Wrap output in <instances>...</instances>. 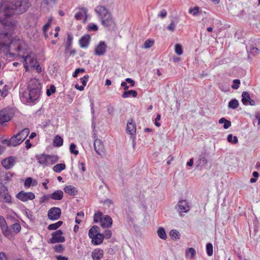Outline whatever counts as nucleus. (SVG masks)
<instances>
[{
	"label": "nucleus",
	"mask_w": 260,
	"mask_h": 260,
	"mask_svg": "<svg viewBox=\"0 0 260 260\" xmlns=\"http://www.w3.org/2000/svg\"><path fill=\"white\" fill-rule=\"evenodd\" d=\"M31 6L29 0H14L0 3V23H7V19L14 14L25 12Z\"/></svg>",
	"instance_id": "1"
},
{
	"label": "nucleus",
	"mask_w": 260,
	"mask_h": 260,
	"mask_svg": "<svg viewBox=\"0 0 260 260\" xmlns=\"http://www.w3.org/2000/svg\"><path fill=\"white\" fill-rule=\"evenodd\" d=\"M28 92H23L21 100L27 103H32L37 100L41 95L42 86L39 80L36 78L31 79L28 83Z\"/></svg>",
	"instance_id": "2"
},
{
	"label": "nucleus",
	"mask_w": 260,
	"mask_h": 260,
	"mask_svg": "<svg viewBox=\"0 0 260 260\" xmlns=\"http://www.w3.org/2000/svg\"><path fill=\"white\" fill-rule=\"evenodd\" d=\"M96 13L101 17L102 24L109 30H114L116 23L111 14L105 6H99L95 9Z\"/></svg>",
	"instance_id": "3"
},
{
	"label": "nucleus",
	"mask_w": 260,
	"mask_h": 260,
	"mask_svg": "<svg viewBox=\"0 0 260 260\" xmlns=\"http://www.w3.org/2000/svg\"><path fill=\"white\" fill-rule=\"evenodd\" d=\"M8 33L0 34L1 49L5 48L6 49L10 50V48H13L16 42L11 39Z\"/></svg>",
	"instance_id": "4"
},
{
	"label": "nucleus",
	"mask_w": 260,
	"mask_h": 260,
	"mask_svg": "<svg viewBox=\"0 0 260 260\" xmlns=\"http://www.w3.org/2000/svg\"><path fill=\"white\" fill-rule=\"evenodd\" d=\"M63 232L61 230H58L52 233V238L48 241L49 243L54 244L56 243H62L66 240L65 238L62 236Z\"/></svg>",
	"instance_id": "5"
},
{
	"label": "nucleus",
	"mask_w": 260,
	"mask_h": 260,
	"mask_svg": "<svg viewBox=\"0 0 260 260\" xmlns=\"http://www.w3.org/2000/svg\"><path fill=\"white\" fill-rule=\"evenodd\" d=\"M177 211L179 213L180 216H182L183 213H187L190 209V206L187 200H180L177 204Z\"/></svg>",
	"instance_id": "6"
},
{
	"label": "nucleus",
	"mask_w": 260,
	"mask_h": 260,
	"mask_svg": "<svg viewBox=\"0 0 260 260\" xmlns=\"http://www.w3.org/2000/svg\"><path fill=\"white\" fill-rule=\"evenodd\" d=\"M61 211L58 207H52L48 212V218L51 220L58 219L61 216Z\"/></svg>",
	"instance_id": "7"
},
{
	"label": "nucleus",
	"mask_w": 260,
	"mask_h": 260,
	"mask_svg": "<svg viewBox=\"0 0 260 260\" xmlns=\"http://www.w3.org/2000/svg\"><path fill=\"white\" fill-rule=\"evenodd\" d=\"M16 198L22 202H26L28 200H32L35 198V195L31 192H26L20 191L16 195Z\"/></svg>",
	"instance_id": "8"
},
{
	"label": "nucleus",
	"mask_w": 260,
	"mask_h": 260,
	"mask_svg": "<svg viewBox=\"0 0 260 260\" xmlns=\"http://www.w3.org/2000/svg\"><path fill=\"white\" fill-rule=\"evenodd\" d=\"M107 48V45L105 42L100 41L94 49V54L102 56L105 54Z\"/></svg>",
	"instance_id": "9"
},
{
	"label": "nucleus",
	"mask_w": 260,
	"mask_h": 260,
	"mask_svg": "<svg viewBox=\"0 0 260 260\" xmlns=\"http://www.w3.org/2000/svg\"><path fill=\"white\" fill-rule=\"evenodd\" d=\"M2 165L6 169H11L16 163V158L13 156H9L2 160Z\"/></svg>",
	"instance_id": "10"
},
{
	"label": "nucleus",
	"mask_w": 260,
	"mask_h": 260,
	"mask_svg": "<svg viewBox=\"0 0 260 260\" xmlns=\"http://www.w3.org/2000/svg\"><path fill=\"white\" fill-rule=\"evenodd\" d=\"M12 118L11 114L9 110L3 109L0 111V124H4Z\"/></svg>",
	"instance_id": "11"
},
{
	"label": "nucleus",
	"mask_w": 260,
	"mask_h": 260,
	"mask_svg": "<svg viewBox=\"0 0 260 260\" xmlns=\"http://www.w3.org/2000/svg\"><path fill=\"white\" fill-rule=\"evenodd\" d=\"M91 37L88 34L83 36L79 41V44L81 48H87L89 46Z\"/></svg>",
	"instance_id": "12"
},
{
	"label": "nucleus",
	"mask_w": 260,
	"mask_h": 260,
	"mask_svg": "<svg viewBox=\"0 0 260 260\" xmlns=\"http://www.w3.org/2000/svg\"><path fill=\"white\" fill-rule=\"evenodd\" d=\"M93 146L96 153L99 155H102L104 150V146L102 141L100 139L95 140Z\"/></svg>",
	"instance_id": "13"
},
{
	"label": "nucleus",
	"mask_w": 260,
	"mask_h": 260,
	"mask_svg": "<svg viewBox=\"0 0 260 260\" xmlns=\"http://www.w3.org/2000/svg\"><path fill=\"white\" fill-rule=\"evenodd\" d=\"M126 131L131 135H135L136 133V125L132 119L128 121L126 125Z\"/></svg>",
	"instance_id": "14"
},
{
	"label": "nucleus",
	"mask_w": 260,
	"mask_h": 260,
	"mask_svg": "<svg viewBox=\"0 0 260 260\" xmlns=\"http://www.w3.org/2000/svg\"><path fill=\"white\" fill-rule=\"evenodd\" d=\"M112 224V219L110 215H106L101 222V225L103 228H108Z\"/></svg>",
	"instance_id": "15"
},
{
	"label": "nucleus",
	"mask_w": 260,
	"mask_h": 260,
	"mask_svg": "<svg viewBox=\"0 0 260 260\" xmlns=\"http://www.w3.org/2000/svg\"><path fill=\"white\" fill-rule=\"evenodd\" d=\"M24 61L25 62L24 67L26 68V70L28 69V66L26 65L27 63L32 67H35V64L38 63L36 59L31 57L29 55H27L24 58Z\"/></svg>",
	"instance_id": "16"
},
{
	"label": "nucleus",
	"mask_w": 260,
	"mask_h": 260,
	"mask_svg": "<svg viewBox=\"0 0 260 260\" xmlns=\"http://www.w3.org/2000/svg\"><path fill=\"white\" fill-rule=\"evenodd\" d=\"M103 250L101 249L97 248L94 249L91 253V256L93 260H100L103 256Z\"/></svg>",
	"instance_id": "17"
},
{
	"label": "nucleus",
	"mask_w": 260,
	"mask_h": 260,
	"mask_svg": "<svg viewBox=\"0 0 260 260\" xmlns=\"http://www.w3.org/2000/svg\"><path fill=\"white\" fill-rule=\"evenodd\" d=\"M19 135L17 134L14 135L10 138L11 146H16L19 145L23 142V139L19 138Z\"/></svg>",
	"instance_id": "18"
},
{
	"label": "nucleus",
	"mask_w": 260,
	"mask_h": 260,
	"mask_svg": "<svg viewBox=\"0 0 260 260\" xmlns=\"http://www.w3.org/2000/svg\"><path fill=\"white\" fill-rule=\"evenodd\" d=\"M197 167H203L205 165L207 164V156L205 153L201 154L199 158L197 160Z\"/></svg>",
	"instance_id": "19"
},
{
	"label": "nucleus",
	"mask_w": 260,
	"mask_h": 260,
	"mask_svg": "<svg viewBox=\"0 0 260 260\" xmlns=\"http://www.w3.org/2000/svg\"><path fill=\"white\" fill-rule=\"evenodd\" d=\"M36 158L40 164L47 166V154L44 153L41 154H37L36 155Z\"/></svg>",
	"instance_id": "20"
},
{
	"label": "nucleus",
	"mask_w": 260,
	"mask_h": 260,
	"mask_svg": "<svg viewBox=\"0 0 260 260\" xmlns=\"http://www.w3.org/2000/svg\"><path fill=\"white\" fill-rule=\"evenodd\" d=\"M63 190L66 193L71 196H75L77 194L78 192L76 188L71 185L66 186Z\"/></svg>",
	"instance_id": "21"
},
{
	"label": "nucleus",
	"mask_w": 260,
	"mask_h": 260,
	"mask_svg": "<svg viewBox=\"0 0 260 260\" xmlns=\"http://www.w3.org/2000/svg\"><path fill=\"white\" fill-rule=\"evenodd\" d=\"M91 242L94 245H98L101 244L103 242V237L102 234L100 233L96 236H92L91 238Z\"/></svg>",
	"instance_id": "22"
},
{
	"label": "nucleus",
	"mask_w": 260,
	"mask_h": 260,
	"mask_svg": "<svg viewBox=\"0 0 260 260\" xmlns=\"http://www.w3.org/2000/svg\"><path fill=\"white\" fill-rule=\"evenodd\" d=\"M14 173L8 172L1 176V181L2 183H6L7 182L11 180V178L13 177Z\"/></svg>",
	"instance_id": "23"
},
{
	"label": "nucleus",
	"mask_w": 260,
	"mask_h": 260,
	"mask_svg": "<svg viewBox=\"0 0 260 260\" xmlns=\"http://www.w3.org/2000/svg\"><path fill=\"white\" fill-rule=\"evenodd\" d=\"M50 198L54 200H61L63 198V193L61 190H58L50 194Z\"/></svg>",
	"instance_id": "24"
},
{
	"label": "nucleus",
	"mask_w": 260,
	"mask_h": 260,
	"mask_svg": "<svg viewBox=\"0 0 260 260\" xmlns=\"http://www.w3.org/2000/svg\"><path fill=\"white\" fill-rule=\"evenodd\" d=\"M3 235L7 238H10L12 237V233L10 229H9L8 224L4 225L1 228Z\"/></svg>",
	"instance_id": "25"
},
{
	"label": "nucleus",
	"mask_w": 260,
	"mask_h": 260,
	"mask_svg": "<svg viewBox=\"0 0 260 260\" xmlns=\"http://www.w3.org/2000/svg\"><path fill=\"white\" fill-rule=\"evenodd\" d=\"M100 228L97 225L92 226L88 232V236L91 238L92 236H95L100 234Z\"/></svg>",
	"instance_id": "26"
},
{
	"label": "nucleus",
	"mask_w": 260,
	"mask_h": 260,
	"mask_svg": "<svg viewBox=\"0 0 260 260\" xmlns=\"http://www.w3.org/2000/svg\"><path fill=\"white\" fill-rule=\"evenodd\" d=\"M138 93L135 90H130L125 91L121 96L122 98H127L129 96L132 95L134 98H136L137 96Z\"/></svg>",
	"instance_id": "27"
},
{
	"label": "nucleus",
	"mask_w": 260,
	"mask_h": 260,
	"mask_svg": "<svg viewBox=\"0 0 260 260\" xmlns=\"http://www.w3.org/2000/svg\"><path fill=\"white\" fill-rule=\"evenodd\" d=\"M63 142V139L59 135H57L53 140V145L55 147H60L62 145Z\"/></svg>",
	"instance_id": "28"
},
{
	"label": "nucleus",
	"mask_w": 260,
	"mask_h": 260,
	"mask_svg": "<svg viewBox=\"0 0 260 260\" xmlns=\"http://www.w3.org/2000/svg\"><path fill=\"white\" fill-rule=\"evenodd\" d=\"M58 160V157L56 155L47 154V166L53 165Z\"/></svg>",
	"instance_id": "29"
},
{
	"label": "nucleus",
	"mask_w": 260,
	"mask_h": 260,
	"mask_svg": "<svg viewBox=\"0 0 260 260\" xmlns=\"http://www.w3.org/2000/svg\"><path fill=\"white\" fill-rule=\"evenodd\" d=\"M251 100L249 93L247 91H243L242 93V102L245 105H248V102Z\"/></svg>",
	"instance_id": "30"
},
{
	"label": "nucleus",
	"mask_w": 260,
	"mask_h": 260,
	"mask_svg": "<svg viewBox=\"0 0 260 260\" xmlns=\"http://www.w3.org/2000/svg\"><path fill=\"white\" fill-rule=\"evenodd\" d=\"M157 233L158 237L162 240H166L167 239V234L164 228H159L157 231Z\"/></svg>",
	"instance_id": "31"
},
{
	"label": "nucleus",
	"mask_w": 260,
	"mask_h": 260,
	"mask_svg": "<svg viewBox=\"0 0 260 260\" xmlns=\"http://www.w3.org/2000/svg\"><path fill=\"white\" fill-rule=\"evenodd\" d=\"M239 106V102L237 100L234 99L231 100L228 104V107L230 109H236Z\"/></svg>",
	"instance_id": "32"
},
{
	"label": "nucleus",
	"mask_w": 260,
	"mask_h": 260,
	"mask_svg": "<svg viewBox=\"0 0 260 260\" xmlns=\"http://www.w3.org/2000/svg\"><path fill=\"white\" fill-rule=\"evenodd\" d=\"M65 169L66 165L64 164H57L53 167V170L56 173H60Z\"/></svg>",
	"instance_id": "33"
},
{
	"label": "nucleus",
	"mask_w": 260,
	"mask_h": 260,
	"mask_svg": "<svg viewBox=\"0 0 260 260\" xmlns=\"http://www.w3.org/2000/svg\"><path fill=\"white\" fill-rule=\"evenodd\" d=\"M29 133V129L28 128L23 129L21 132L17 133L19 135V138L22 139L23 141L25 140Z\"/></svg>",
	"instance_id": "34"
},
{
	"label": "nucleus",
	"mask_w": 260,
	"mask_h": 260,
	"mask_svg": "<svg viewBox=\"0 0 260 260\" xmlns=\"http://www.w3.org/2000/svg\"><path fill=\"white\" fill-rule=\"evenodd\" d=\"M63 223L62 221H58L56 223L50 224L48 226L49 230H56L59 228Z\"/></svg>",
	"instance_id": "35"
},
{
	"label": "nucleus",
	"mask_w": 260,
	"mask_h": 260,
	"mask_svg": "<svg viewBox=\"0 0 260 260\" xmlns=\"http://www.w3.org/2000/svg\"><path fill=\"white\" fill-rule=\"evenodd\" d=\"M21 227L19 223H15L10 226L11 231L15 234H18L21 230Z\"/></svg>",
	"instance_id": "36"
},
{
	"label": "nucleus",
	"mask_w": 260,
	"mask_h": 260,
	"mask_svg": "<svg viewBox=\"0 0 260 260\" xmlns=\"http://www.w3.org/2000/svg\"><path fill=\"white\" fill-rule=\"evenodd\" d=\"M186 255L189 256L190 258H193L196 254V251L193 248H188L185 251Z\"/></svg>",
	"instance_id": "37"
},
{
	"label": "nucleus",
	"mask_w": 260,
	"mask_h": 260,
	"mask_svg": "<svg viewBox=\"0 0 260 260\" xmlns=\"http://www.w3.org/2000/svg\"><path fill=\"white\" fill-rule=\"evenodd\" d=\"M170 236L172 239L175 240L179 239L180 238V234L178 231L175 230H172L170 232Z\"/></svg>",
	"instance_id": "38"
},
{
	"label": "nucleus",
	"mask_w": 260,
	"mask_h": 260,
	"mask_svg": "<svg viewBox=\"0 0 260 260\" xmlns=\"http://www.w3.org/2000/svg\"><path fill=\"white\" fill-rule=\"evenodd\" d=\"M103 214L101 212L98 211L94 213L93 216V221L95 223H98L99 221L101 222L102 220Z\"/></svg>",
	"instance_id": "39"
},
{
	"label": "nucleus",
	"mask_w": 260,
	"mask_h": 260,
	"mask_svg": "<svg viewBox=\"0 0 260 260\" xmlns=\"http://www.w3.org/2000/svg\"><path fill=\"white\" fill-rule=\"evenodd\" d=\"M227 140L229 142L234 144H237L238 142L237 137L233 136L232 134L228 135Z\"/></svg>",
	"instance_id": "40"
},
{
	"label": "nucleus",
	"mask_w": 260,
	"mask_h": 260,
	"mask_svg": "<svg viewBox=\"0 0 260 260\" xmlns=\"http://www.w3.org/2000/svg\"><path fill=\"white\" fill-rule=\"evenodd\" d=\"M206 253L208 256H211L213 254V245L211 243H208L206 246Z\"/></svg>",
	"instance_id": "41"
},
{
	"label": "nucleus",
	"mask_w": 260,
	"mask_h": 260,
	"mask_svg": "<svg viewBox=\"0 0 260 260\" xmlns=\"http://www.w3.org/2000/svg\"><path fill=\"white\" fill-rule=\"evenodd\" d=\"M73 38L69 35L68 36L67 41L66 43V51H69L72 44Z\"/></svg>",
	"instance_id": "42"
},
{
	"label": "nucleus",
	"mask_w": 260,
	"mask_h": 260,
	"mask_svg": "<svg viewBox=\"0 0 260 260\" xmlns=\"http://www.w3.org/2000/svg\"><path fill=\"white\" fill-rule=\"evenodd\" d=\"M154 43V41L151 39H147L144 44V47L146 49L152 47Z\"/></svg>",
	"instance_id": "43"
},
{
	"label": "nucleus",
	"mask_w": 260,
	"mask_h": 260,
	"mask_svg": "<svg viewBox=\"0 0 260 260\" xmlns=\"http://www.w3.org/2000/svg\"><path fill=\"white\" fill-rule=\"evenodd\" d=\"M70 150L72 154L77 155L79 153L78 150L76 149V145L74 143H71L70 146Z\"/></svg>",
	"instance_id": "44"
},
{
	"label": "nucleus",
	"mask_w": 260,
	"mask_h": 260,
	"mask_svg": "<svg viewBox=\"0 0 260 260\" xmlns=\"http://www.w3.org/2000/svg\"><path fill=\"white\" fill-rule=\"evenodd\" d=\"M175 51L179 55L182 54L183 49L182 46L179 44H176L175 46Z\"/></svg>",
	"instance_id": "45"
},
{
	"label": "nucleus",
	"mask_w": 260,
	"mask_h": 260,
	"mask_svg": "<svg viewBox=\"0 0 260 260\" xmlns=\"http://www.w3.org/2000/svg\"><path fill=\"white\" fill-rule=\"evenodd\" d=\"M56 91V88L54 85H51L49 88L47 89L46 94L47 96H49Z\"/></svg>",
	"instance_id": "46"
},
{
	"label": "nucleus",
	"mask_w": 260,
	"mask_h": 260,
	"mask_svg": "<svg viewBox=\"0 0 260 260\" xmlns=\"http://www.w3.org/2000/svg\"><path fill=\"white\" fill-rule=\"evenodd\" d=\"M87 29L88 31H96L98 30V26L96 24H89Z\"/></svg>",
	"instance_id": "47"
},
{
	"label": "nucleus",
	"mask_w": 260,
	"mask_h": 260,
	"mask_svg": "<svg viewBox=\"0 0 260 260\" xmlns=\"http://www.w3.org/2000/svg\"><path fill=\"white\" fill-rule=\"evenodd\" d=\"M103 236V239L106 238V239H109L111 238L112 236V232L109 230H105L104 233L102 234Z\"/></svg>",
	"instance_id": "48"
},
{
	"label": "nucleus",
	"mask_w": 260,
	"mask_h": 260,
	"mask_svg": "<svg viewBox=\"0 0 260 260\" xmlns=\"http://www.w3.org/2000/svg\"><path fill=\"white\" fill-rule=\"evenodd\" d=\"M200 8L198 6L189 9L188 12L192 14L193 16H196L199 13Z\"/></svg>",
	"instance_id": "49"
},
{
	"label": "nucleus",
	"mask_w": 260,
	"mask_h": 260,
	"mask_svg": "<svg viewBox=\"0 0 260 260\" xmlns=\"http://www.w3.org/2000/svg\"><path fill=\"white\" fill-rule=\"evenodd\" d=\"M54 249L56 252L62 253L64 250V248L61 244H58L55 246Z\"/></svg>",
	"instance_id": "50"
},
{
	"label": "nucleus",
	"mask_w": 260,
	"mask_h": 260,
	"mask_svg": "<svg viewBox=\"0 0 260 260\" xmlns=\"http://www.w3.org/2000/svg\"><path fill=\"white\" fill-rule=\"evenodd\" d=\"M85 70L84 68H77L75 70L74 73L73 74V77L76 78L77 77L79 73H84Z\"/></svg>",
	"instance_id": "51"
},
{
	"label": "nucleus",
	"mask_w": 260,
	"mask_h": 260,
	"mask_svg": "<svg viewBox=\"0 0 260 260\" xmlns=\"http://www.w3.org/2000/svg\"><path fill=\"white\" fill-rule=\"evenodd\" d=\"M32 183V179L31 177L27 178L24 182V185L25 188L29 187Z\"/></svg>",
	"instance_id": "52"
},
{
	"label": "nucleus",
	"mask_w": 260,
	"mask_h": 260,
	"mask_svg": "<svg viewBox=\"0 0 260 260\" xmlns=\"http://www.w3.org/2000/svg\"><path fill=\"white\" fill-rule=\"evenodd\" d=\"M240 84V80L239 79H234L233 80V84L232 87L234 89H237L239 87Z\"/></svg>",
	"instance_id": "53"
},
{
	"label": "nucleus",
	"mask_w": 260,
	"mask_h": 260,
	"mask_svg": "<svg viewBox=\"0 0 260 260\" xmlns=\"http://www.w3.org/2000/svg\"><path fill=\"white\" fill-rule=\"evenodd\" d=\"M51 198L50 194L44 195L40 198V203L43 204L49 200Z\"/></svg>",
	"instance_id": "54"
},
{
	"label": "nucleus",
	"mask_w": 260,
	"mask_h": 260,
	"mask_svg": "<svg viewBox=\"0 0 260 260\" xmlns=\"http://www.w3.org/2000/svg\"><path fill=\"white\" fill-rule=\"evenodd\" d=\"M250 52L253 55H256L259 54V50L257 48L253 46L250 48Z\"/></svg>",
	"instance_id": "55"
},
{
	"label": "nucleus",
	"mask_w": 260,
	"mask_h": 260,
	"mask_svg": "<svg viewBox=\"0 0 260 260\" xmlns=\"http://www.w3.org/2000/svg\"><path fill=\"white\" fill-rule=\"evenodd\" d=\"M89 76L88 75H85L83 78H81V82L84 86H86L87 82L89 79Z\"/></svg>",
	"instance_id": "56"
},
{
	"label": "nucleus",
	"mask_w": 260,
	"mask_h": 260,
	"mask_svg": "<svg viewBox=\"0 0 260 260\" xmlns=\"http://www.w3.org/2000/svg\"><path fill=\"white\" fill-rule=\"evenodd\" d=\"M50 26V22L49 21H48L44 26L43 27V31L44 34V35L46 36V32Z\"/></svg>",
	"instance_id": "57"
},
{
	"label": "nucleus",
	"mask_w": 260,
	"mask_h": 260,
	"mask_svg": "<svg viewBox=\"0 0 260 260\" xmlns=\"http://www.w3.org/2000/svg\"><path fill=\"white\" fill-rule=\"evenodd\" d=\"M175 26H176V24H175V22L174 20H172L171 22V23L170 24V25H169L167 27V28L171 30V31H174L175 29Z\"/></svg>",
	"instance_id": "58"
},
{
	"label": "nucleus",
	"mask_w": 260,
	"mask_h": 260,
	"mask_svg": "<svg viewBox=\"0 0 260 260\" xmlns=\"http://www.w3.org/2000/svg\"><path fill=\"white\" fill-rule=\"evenodd\" d=\"M257 121V125L260 124V113L257 112L255 113V119L253 120V123H255Z\"/></svg>",
	"instance_id": "59"
},
{
	"label": "nucleus",
	"mask_w": 260,
	"mask_h": 260,
	"mask_svg": "<svg viewBox=\"0 0 260 260\" xmlns=\"http://www.w3.org/2000/svg\"><path fill=\"white\" fill-rule=\"evenodd\" d=\"M11 200V196L9 193L5 194L4 197V200L6 203H10Z\"/></svg>",
	"instance_id": "60"
},
{
	"label": "nucleus",
	"mask_w": 260,
	"mask_h": 260,
	"mask_svg": "<svg viewBox=\"0 0 260 260\" xmlns=\"http://www.w3.org/2000/svg\"><path fill=\"white\" fill-rule=\"evenodd\" d=\"M160 117H161L160 114H157L156 115V117L155 118V122H154L155 125L157 127H159L160 126V123L158 122V121H159L160 119Z\"/></svg>",
	"instance_id": "61"
},
{
	"label": "nucleus",
	"mask_w": 260,
	"mask_h": 260,
	"mask_svg": "<svg viewBox=\"0 0 260 260\" xmlns=\"http://www.w3.org/2000/svg\"><path fill=\"white\" fill-rule=\"evenodd\" d=\"M114 111V108L112 106L109 105L107 106V112L109 115H113Z\"/></svg>",
	"instance_id": "62"
},
{
	"label": "nucleus",
	"mask_w": 260,
	"mask_h": 260,
	"mask_svg": "<svg viewBox=\"0 0 260 260\" xmlns=\"http://www.w3.org/2000/svg\"><path fill=\"white\" fill-rule=\"evenodd\" d=\"M26 214L27 216V217L30 220H33L34 219V216L32 215V213L29 211L28 209L26 210L25 211Z\"/></svg>",
	"instance_id": "63"
},
{
	"label": "nucleus",
	"mask_w": 260,
	"mask_h": 260,
	"mask_svg": "<svg viewBox=\"0 0 260 260\" xmlns=\"http://www.w3.org/2000/svg\"><path fill=\"white\" fill-rule=\"evenodd\" d=\"M167 15V12L166 10L163 9L162 10L159 14H158V16L161 17V18H164Z\"/></svg>",
	"instance_id": "64"
}]
</instances>
